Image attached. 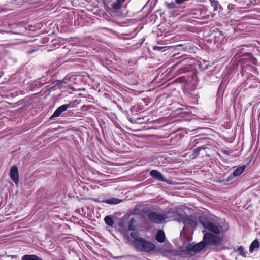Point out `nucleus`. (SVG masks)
I'll use <instances>...</instances> for the list:
<instances>
[{
  "instance_id": "obj_1",
  "label": "nucleus",
  "mask_w": 260,
  "mask_h": 260,
  "mask_svg": "<svg viewBox=\"0 0 260 260\" xmlns=\"http://www.w3.org/2000/svg\"><path fill=\"white\" fill-rule=\"evenodd\" d=\"M200 222L206 230L216 235L223 234L229 229L228 224L222 219L217 222H212L204 217H201Z\"/></svg>"
},
{
  "instance_id": "obj_2",
  "label": "nucleus",
  "mask_w": 260,
  "mask_h": 260,
  "mask_svg": "<svg viewBox=\"0 0 260 260\" xmlns=\"http://www.w3.org/2000/svg\"><path fill=\"white\" fill-rule=\"evenodd\" d=\"M221 238L216 234L205 233L203 237V241L205 245H217L221 242Z\"/></svg>"
},
{
  "instance_id": "obj_3",
  "label": "nucleus",
  "mask_w": 260,
  "mask_h": 260,
  "mask_svg": "<svg viewBox=\"0 0 260 260\" xmlns=\"http://www.w3.org/2000/svg\"><path fill=\"white\" fill-rule=\"evenodd\" d=\"M137 248L141 251H144L145 252H150L155 249V245L148 241H147L143 239L141 242L139 243L137 246Z\"/></svg>"
},
{
  "instance_id": "obj_4",
  "label": "nucleus",
  "mask_w": 260,
  "mask_h": 260,
  "mask_svg": "<svg viewBox=\"0 0 260 260\" xmlns=\"http://www.w3.org/2000/svg\"><path fill=\"white\" fill-rule=\"evenodd\" d=\"M167 217L168 216H166V215H161L160 214H157L155 212L150 213L148 215L149 220L150 221L156 223H161L163 220L167 218Z\"/></svg>"
},
{
  "instance_id": "obj_5",
  "label": "nucleus",
  "mask_w": 260,
  "mask_h": 260,
  "mask_svg": "<svg viewBox=\"0 0 260 260\" xmlns=\"http://www.w3.org/2000/svg\"><path fill=\"white\" fill-rule=\"evenodd\" d=\"M168 214L170 215H166V216H168L167 218L171 217L173 220L179 222H182L184 217L183 214L179 212L178 209H176L175 211L170 210Z\"/></svg>"
},
{
  "instance_id": "obj_6",
  "label": "nucleus",
  "mask_w": 260,
  "mask_h": 260,
  "mask_svg": "<svg viewBox=\"0 0 260 260\" xmlns=\"http://www.w3.org/2000/svg\"><path fill=\"white\" fill-rule=\"evenodd\" d=\"M11 179L17 184L19 182V174L18 168L16 166H13L10 170Z\"/></svg>"
},
{
  "instance_id": "obj_7",
  "label": "nucleus",
  "mask_w": 260,
  "mask_h": 260,
  "mask_svg": "<svg viewBox=\"0 0 260 260\" xmlns=\"http://www.w3.org/2000/svg\"><path fill=\"white\" fill-rule=\"evenodd\" d=\"M70 107V104H65L59 107L54 112L51 118L59 116L63 112L66 111L67 109Z\"/></svg>"
},
{
  "instance_id": "obj_8",
  "label": "nucleus",
  "mask_w": 260,
  "mask_h": 260,
  "mask_svg": "<svg viewBox=\"0 0 260 260\" xmlns=\"http://www.w3.org/2000/svg\"><path fill=\"white\" fill-rule=\"evenodd\" d=\"M150 175L153 178L159 181H164V178L161 173L156 170H151L150 172Z\"/></svg>"
},
{
  "instance_id": "obj_9",
  "label": "nucleus",
  "mask_w": 260,
  "mask_h": 260,
  "mask_svg": "<svg viewBox=\"0 0 260 260\" xmlns=\"http://www.w3.org/2000/svg\"><path fill=\"white\" fill-rule=\"evenodd\" d=\"M205 243L204 242V241H202V242H200L198 243V244L193 245L191 247V249L193 252H199L202 249H203L205 247Z\"/></svg>"
},
{
  "instance_id": "obj_10",
  "label": "nucleus",
  "mask_w": 260,
  "mask_h": 260,
  "mask_svg": "<svg viewBox=\"0 0 260 260\" xmlns=\"http://www.w3.org/2000/svg\"><path fill=\"white\" fill-rule=\"evenodd\" d=\"M182 222L185 225H189L191 226H196L197 225L196 221L188 217H184Z\"/></svg>"
},
{
  "instance_id": "obj_11",
  "label": "nucleus",
  "mask_w": 260,
  "mask_h": 260,
  "mask_svg": "<svg viewBox=\"0 0 260 260\" xmlns=\"http://www.w3.org/2000/svg\"><path fill=\"white\" fill-rule=\"evenodd\" d=\"M131 236L135 240V244L136 246L143 240V238L139 237L138 233L136 232H132L131 233Z\"/></svg>"
},
{
  "instance_id": "obj_12",
  "label": "nucleus",
  "mask_w": 260,
  "mask_h": 260,
  "mask_svg": "<svg viewBox=\"0 0 260 260\" xmlns=\"http://www.w3.org/2000/svg\"><path fill=\"white\" fill-rule=\"evenodd\" d=\"M96 201L98 202H101L100 201H99V200H96ZM121 201V200L118 199V198H111V199H107V200H103L102 201H101L102 202H104V203H106L107 204H118L119 203H120Z\"/></svg>"
},
{
  "instance_id": "obj_13",
  "label": "nucleus",
  "mask_w": 260,
  "mask_h": 260,
  "mask_svg": "<svg viewBox=\"0 0 260 260\" xmlns=\"http://www.w3.org/2000/svg\"><path fill=\"white\" fill-rule=\"evenodd\" d=\"M125 0H116L112 5V8L115 10H118L121 9L122 3Z\"/></svg>"
},
{
  "instance_id": "obj_14",
  "label": "nucleus",
  "mask_w": 260,
  "mask_h": 260,
  "mask_svg": "<svg viewBox=\"0 0 260 260\" xmlns=\"http://www.w3.org/2000/svg\"><path fill=\"white\" fill-rule=\"evenodd\" d=\"M156 239L160 243L164 242L165 239L164 232L161 230H159L156 234Z\"/></svg>"
},
{
  "instance_id": "obj_15",
  "label": "nucleus",
  "mask_w": 260,
  "mask_h": 260,
  "mask_svg": "<svg viewBox=\"0 0 260 260\" xmlns=\"http://www.w3.org/2000/svg\"><path fill=\"white\" fill-rule=\"evenodd\" d=\"M245 169V166H244V165L238 167L237 169H236L234 171V172L233 173V176H239L244 172Z\"/></svg>"
},
{
  "instance_id": "obj_16",
  "label": "nucleus",
  "mask_w": 260,
  "mask_h": 260,
  "mask_svg": "<svg viewBox=\"0 0 260 260\" xmlns=\"http://www.w3.org/2000/svg\"><path fill=\"white\" fill-rule=\"evenodd\" d=\"M259 246V241L257 239L254 240L249 247V251L252 252L255 249L258 248Z\"/></svg>"
},
{
  "instance_id": "obj_17",
  "label": "nucleus",
  "mask_w": 260,
  "mask_h": 260,
  "mask_svg": "<svg viewBox=\"0 0 260 260\" xmlns=\"http://www.w3.org/2000/svg\"><path fill=\"white\" fill-rule=\"evenodd\" d=\"M22 260H43L40 257L36 255H25L22 258Z\"/></svg>"
},
{
  "instance_id": "obj_18",
  "label": "nucleus",
  "mask_w": 260,
  "mask_h": 260,
  "mask_svg": "<svg viewBox=\"0 0 260 260\" xmlns=\"http://www.w3.org/2000/svg\"><path fill=\"white\" fill-rule=\"evenodd\" d=\"M104 220H105V223L108 225H109V226H111V227L113 226V225L114 224V222H113L112 218L111 217L108 216H106L104 218Z\"/></svg>"
},
{
  "instance_id": "obj_19",
  "label": "nucleus",
  "mask_w": 260,
  "mask_h": 260,
  "mask_svg": "<svg viewBox=\"0 0 260 260\" xmlns=\"http://www.w3.org/2000/svg\"><path fill=\"white\" fill-rule=\"evenodd\" d=\"M236 251L242 256L246 257V253L244 252V248L242 246H239Z\"/></svg>"
},
{
  "instance_id": "obj_20",
  "label": "nucleus",
  "mask_w": 260,
  "mask_h": 260,
  "mask_svg": "<svg viewBox=\"0 0 260 260\" xmlns=\"http://www.w3.org/2000/svg\"><path fill=\"white\" fill-rule=\"evenodd\" d=\"M204 148H201V147H199V148H197L196 149H194L193 150V154L194 155V156H197L199 155L200 151L202 150V149H204Z\"/></svg>"
},
{
  "instance_id": "obj_21",
  "label": "nucleus",
  "mask_w": 260,
  "mask_h": 260,
  "mask_svg": "<svg viewBox=\"0 0 260 260\" xmlns=\"http://www.w3.org/2000/svg\"><path fill=\"white\" fill-rule=\"evenodd\" d=\"M212 6L213 7L214 11H216L218 9V3L215 1H211Z\"/></svg>"
},
{
  "instance_id": "obj_22",
  "label": "nucleus",
  "mask_w": 260,
  "mask_h": 260,
  "mask_svg": "<svg viewBox=\"0 0 260 260\" xmlns=\"http://www.w3.org/2000/svg\"><path fill=\"white\" fill-rule=\"evenodd\" d=\"M166 5L169 9L173 8L175 7V4L174 2H171V3L166 2Z\"/></svg>"
},
{
  "instance_id": "obj_23",
  "label": "nucleus",
  "mask_w": 260,
  "mask_h": 260,
  "mask_svg": "<svg viewBox=\"0 0 260 260\" xmlns=\"http://www.w3.org/2000/svg\"><path fill=\"white\" fill-rule=\"evenodd\" d=\"M128 229L129 230H135V227L133 225V219H132L129 221V225H128Z\"/></svg>"
},
{
  "instance_id": "obj_24",
  "label": "nucleus",
  "mask_w": 260,
  "mask_h": 260,
  "mask_svg": "<svg viewBox=\"0 0 260 260\" xmlns=\"http://www.w3.org/2000/svg\"><path fill=\"white\" fill-rule=\"evenodd\" d=\"M164 48H165V47H162V46L160 47V46H154L153 47V49L155 50H161V49H162Z\"/></svg>"
},
{
  "instance_id": "obj_25",
  "label": "nucleus",
  "mask_w": 260,
  "mask_h": 260,
  "mask_svg": "<svg viewBox=\"0 0 260 260\" xmlns=\"http://www.w3.org/2000/svg\"><path fill=\"white\" fill-rule=\"evenodd\" d=\"M187 59V58H185V59H184L180 61H178L176 64V65H178L180 63H181V62H183V61H185Z\"/></svg>"
}]
</instances>
